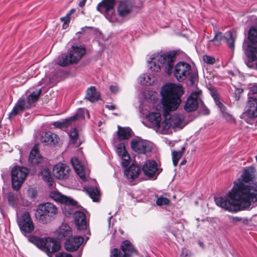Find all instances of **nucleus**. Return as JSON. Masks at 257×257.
<instances>
[{
    "instance_id": "1",
    "label": "nucleus",
    "mask_w": 257,
    "mask_h": 257,
    "mask_svg": "<svg viewBox=\"0 0 257 257\" xmlns=\"http://www.w3.org/2000/svg\"><path fill=\"white\" fill-rule=\"evenodd\" d=\"M162 103L165 110L164 120L162 122V133L166 134L169 129L172 127L174 130L182 129L186 124L182 114H170L167 111L176 109L181 103L180 97L183 94L181 86L175 84H167L162 87Z\"/></svg>"
},
{
    "instance_id": "2",
    "label": "nucleus",
    "mask_w": 257,
    "mask_h": 257,
    "mask_svg": "<svg viewBox=\"0 0 257 257\" xmlns=\"http://www.w3.org/2000/svg\"><path fill=\"white\" fill-rule=\"evenodd\" d=\"M243 187L238 183H234L232 189L224 196L215 197L216 204L221 208L232 212H237L250 207L249 202L245 199L242 190Z\"/></svg>"
},
{
    "instance_id": "3",
    "label": "nucleus",
    "mask_w": 257,
    "mask_h": 257,
    "mask_svg": "<svg viewBox=\"0 0 257 257\" xmlns=\"http://www.w3.org/2000/svg\"><path fill=\"white\" fill-rule=\"evenodd\" d=\"M176 52H169L164 53H157L152 56L148 61V67L152 71L159 72L161 69L170 75L172 73V69L176 60Z\"/></svg>"
},
{
    "instance_id": "4",
    "label": "nucleus",
    "mask_w": 257,
    "mask_h": 257,
    "mask_svg": "<svg viewBox=\"0 0 257 257\" xmlns=\"http://www.w3.org/2000/svg\"><path fill=\"white\" fill-rule=\"evenodd\" d=\"M57 213V207L51 202H46L38 205L36 217L40 222L47 224L54 219Z\"/></svg>"
},
{
    "instance_id": "5",
    "label": "nucleus",
    "mask_w": 257,
    "mask_h": 257,
    "mask_svg": "<svg viewBox=\"0 0 257 257\" xmlns=\"http://www.w3.org/2000/svg\"><path fill=\"white\" fill-rule=\"evenodd\" d=\"M115 1L103 0L97 7V10L103 14L105 18L112 23L119 22L114 8Z\"/></svg>"
},
{
    "instance_id": "6",
    "label": "nucleus",
    "mask_w": 257,
    "mask_h": 257,
    "mask_svg": "<svg viewBox=\"0 0 257 257\" xmlns=\"http://www.w3.org/2000/svg\"><path fill=\"white\" fill-rule=\"evenodd\" d=\"M29 174L28 170L25 167L16 166L11 171L12 184L14 190L18 191Z\"/></svg>"
},
{
    "instance_id": "7",
    "label": "nucleus",
    "mask_w": 257,
    "mask_h": 257,
    "mask_svg": "<svg viewBox=\"0 0 257 257\" xmlns=\"http://www.w3.org/2000/svg\"><path fill=\"white\" fill-rule=\"evenodd\" d=\"M49 196L56 202H59L64 205L63 211L67 215H71L73 212L72 210H66L69 207H75L77 205V202L72 198L62 195L57 190L50 192Z\"/></svg>"
},
{
    "instance_id": "8",
    "label": "nucleus",
    "mask_w": 257,
    "mask_h": 257,
    "mask_svg": "<svg viewBox=\"0 0 257 257\" xmlns=\"http://www.w3.org/2000/svg\"><path fill=\"white\" fill-rule=\"evenodd\" d=\"M17 222L21 232L25 235L32 233L34 230V224L30 213L27 211L18 217Z\"/></svg>"
},
{
    "instance_id": "9",
    "label": "nucleus",
    "mask_w": 257,
    "mask_h": 257,
    "mask_svg": "<svg viewBox=\"0 0 257 257\" xmlns=\"http://www.w3.org/2000/svg\"><path fill=\"white\" fill-rule=\"evenodd\" d=\"M191 66L187 63L180 62L174 69V76L179 81H182L189 76L191 73Z\"/></svg>"
},
{
    "instance_id": "10",
    "label": "nucleus",
    "mask_w": 257,
    "mask_h": 257,
    "mask_svg": "<svg viewBox=\"0 0 257 257\" xmlns=\"http://www.w3.org/2000/svg\"><path fill=\"white\" fill-rule=\"evenodd\" d=\"M201 93V90L194 91L191 93L184 106V109L186 111H195L197 109L199 104H202V101L200 97Z\"/></svg>"
},
{
    "instance_id": "11",
    "label": "nucleus",
    "mask_w": 257,
    "mask_h": 257,
    "mask_svg": "<svg viewBox=\"0 0 257 257\" xmlns=\"http://www.w3.org/2000/svg\"><path fill=\"white\" fill-rule=\"evenodd\" d=\"M239 185H241L243 187L242 192L245 199L249 202L250 205L251 202H255L257 201V182H255L253 186H250L248 184H245L242 181H239Z\"/></svg>"
},
{
    "instance_id": "12",
    "label": "nucleus",
    "mask_w": 257,
    "mask_h": 257,
    "mask_svg": "<svg viewBox=\"0 0 257 257\" xmlns=\"http://www.w3.org/2000/svg\"><path fill=\"white\" fill-rule=\"evenodd\" d=\"M132 150L138 154H146L151 151V147L148 142L140 138L133 139L131 142Z\"/></svg>"
},
{
    "instance_id": "13",
    "label": "nucleus",
    "mask_w": 257,
    "mask_h": 257,
    "mask_svg": "<svg viewBox=\"0 0 257 257\" xmlns=\"http://www.w3.org/2000/svg\"><path fill=\"white\" fill-rule=\"evenodd\" d=\"M162 120L160 113L157 112H149L146 116L145 123L147 126L153 128L157 131H159L162 129Z\"/></svg>"
},
{
    "instance_id": "14",
    "label": "nucleus",
    "mask_w": 257,
    "mask_h": 257,
    "mask_svg": "<svg viewBox=\"0 0 257 257\" xmlns=\"http://www.w3.org/2000/svg\"><path fill=\"white\" fill-rule=\"evenodd\" d=\"M84 113H86L87 117H89V114L88 111L84 108H79L77 113L72 117L63 119L62 121L54 122L53 125L57 128H63L68 127L73 121L75 119L80 118L84 117Z\"/></svg>"
},
{
    "instance_id": "15",
    "label": "nucleus",
    "mask_w": 257,
    "mask_h": 257,
    "mask_svg": "<svg viewBox=\"0 0 257 257\" xmlns=\"http://www.w3.org/2000/svg\"><path fill=\"white\" fill-rule=\"evenodd\" d=\"M144 174L150 179H156L161 173L162 170L157 167L156 162L154 161H147L143 165L142 168Z\"/></svg>"
},
{
    "instance_id": "16",
    "label": "nucleus",
    "mask_w": 257,
    "mask_h": 257,
    "mask_svg": "<svg viewBox=\"0 0 257 257\" xmlns=\"http://www.w3.org/2000/svg\"><path fill=\"white\" fill-rule=\"evenodd\" d=\"M54 177L59 180L67 179L70 174V169L66 164L57 163L53 169Z\"/></svg>"
},
{
    "instance_id": "17",
    "label": "nucleus",
    "mask_w": 257,
    "mask_h": 257,
    "mask_svg": "<svg viewBox=\"0 0 257 257\" xmlns=\"http://www.w3.org/2000/svg\"><path fill=\"white\" fill-rule=\"evenodd\" d=\"M224 40L227 43L228 47L233 50L234 48V39L232 36V34L230 31H227L225 33L224 36H222V33L217 32L216 33L213 39L210 41L213 42L215 45H219L220 42Z\"/></svg>"
},
{
    "instance_id": "18",
    "label": "nucleus",
    "mask_w": 257,
    "mask_h": 257,
    "mask_svg": "<svg viewBox=\"0 0 257 257\" xmlns=\"http://www.w3.org/2000/svg\"><path fill=\"white\" fill-rule=\"evenodd\" d=\"M77 204L75 207H69L66 210H72L74 213L75 223L79 230H84L87 227V222L84 213L81 211H73V209L77 208Z\"/></svg>"
},
{
    "instance_id": "19",
    "label": "nucleus",
    "mask_w": 257,
    "mask_h": 257,
    "mask_svg": "<svg viewBox=\"0 0 257 257\" xmlns=\"http://www.w3.org/2000/svg\"><path fill=\"white\" fill-rule=\"evenodd\" d=\"M60 244L54 239L47 238L44 240V243L41 249L45 251L49 256L52 253L55 252L59 250Z\"/></svg>"
},
{
    "instance_id": "20",
    "label": "nucleus",
    "mask_w": 257,
    "mask_h": 257,
    "mask_svg": "<svg viewBox=\"0 0 257 257\" xmlns=\"http://www.w3.org/2000/svg\"><path fill=\"white\" fill-rule=\"evenodd\" d=\"M134 6V4L131 0L120 2L117 8L118 15L121 17L128 16L133 11Z\"/></svg>"
},
{
    "instance_id": "21",
    "label": "nucleus",
    "mask_w": 257,
    "mask_h": 257,
    "mask_svg": "<svg viewBox=\"0 0 257 257\" xmlns=\"http://www.w3.org/2000/svg\"><path fill=\"white\" fill-rule=\"evenodd\" d=\"M83 241V237L80 236L68 238L65 242V248L69 251H75L78 249Z\"/></svg>"
},
{
    "instance_id": "22",
    "label": "nucleus",
    "mask_w": 257,
    "mask_h": 257,
    "mask_svg": "<svg viewBox=\"0 0 257 257\" xmlns=\"http://www.w3.org/2000/svg\"><path fill=\"white\" fill-rule=\"evenodd\" d=\"M120 248L122 252L118 250V257H129L134 253H137L132 243L127 240L122 242Z\"/></svg>"
},
{
    "instance_id": "23",
    "label": "nucleus",
    "mask_w": 257,
    "mask_h": 257,
    "mask_svg": "<svg viewBox=\"0 0 257 257\" xmlns=\"http://www.w3.org/2000/svg\"><path fill=\"white\" fill-rule=\"evenodd\" d=\"M246 114L250 118L257 117V98L250 97L246 105Z\"/></svg>"
},
{
    "instance_id": "24",
    "label": "nucleus",
    "mask_w": 257,
    "mask_h": 257,
    "mask_svg": "<svg viewBox=\"0 0 257 257\" xmlns=\"http://www.w3.org/2000/svg\"><path fill=\"white\" fill-rule=\"evenodd\" d=\"M30 108L29 105H27L26 101L24 99L20 98L12 110L11 111L9 115V117L10 119H11L17 115L19 114L20 113L22 112L25 109H28Z\"/></svg>"
},
{
    "instance_id": "25",
    "label": "nucleus",
    "mask_w": 257,
    "mask_h": 257,
    "mask_svg": "<svg viewBox=\"0 0 257 257\" xmlns=\"http://www.w3.org/2000/svg\"><path fill=\"white\" fill-rule=\"evenodd\" d=\"M86 50L84 48L72 46V49L69 51V54L74 63H76L85 55Z\"/></svg>"
},
{
    "instance_id": "26",
    "label": "nucleus",
    "mask_w": 257,
    "mask_h": 257,
    "mask_svg": "<svg viewBox=\"0 0 257 257\" xmlns=\"http://www.w3.org/2000/svg\"><path fill=\"white\" fill-rule=\"evenodd\" d=\"M140 173V168L134 164H132L128 168L124 170V175L130 182L134 181L138 178Z\"/></svg>"
},
{
    "instance_id": "27",
    "label": "nucleus",
    "mask_w": 257,
    "mask_h": 257,
    "mask_svg": "<svg viewBox=\"0 0 257 257\" xmlns=\"http://www.w3.org/2000/svg\"><path fill=\"white\" fill-rule=\"evenodd\" d=\"M71 162L76 173L83 181H86L87 178L83 171L84 168L78 159L77 157H73L71 159Z\"/></svg>"
},
{
    "instance_id": "28",
    "label": "nucleus",
    "mask_w": 257,
    "mask_h": 257,
    "mask_svg": "<svg viewBox=\"0 0 257 257\" xmlns=\"http://www.w3.org/2000/svg\"><path fill=\"white\" fill-rule=\"evenodd\" d=\"M59 140V138L56 134L50 132H46L41 139L42 142L50 146H55L58 143Z\"/></svg>"
},
{
    "instance_id": "29",
    "label": "nucleus",
    "mask_w": 257,
    "mask_h": 257,
    "mask_svg": "<svg viewBox=\"0 0 257 257\" xmlns=\"http://www.w3.org/2000/svg\"><path fill=\"white\" fill-rule=\"evenodd\" d=\"M42 160L43 158L40 155L38 148L35 146L32 149L29 155V163L33 166H35L41 163Z\"/></svg>"
},
{
    "instance_id": "30",
    "label": "nucleus",
    "mask_w": 257,
    "mask_h": 257,
    "mask_svg": "<svg viewBox=\"0 0 257 257\" xmlns=\"http://www.w3.org/2000/svg\"><path fill=\"white\" fill-rule=\"evenodd\" d=\"M100 97V94L94 86L88 88L86 92L85 98L91 102L98 101Z\"/></svg>"
},
{
    "instance_id": "31",
    "label": "nucleus",
    "mask_w": 257,
    "mask_h": 257,
    "mask_svg": "<svg viewBox=\"0 0 257 257\" xmlns=\"http://www.w3.org/2000/svg\"><path fill=\"white\" fill-rule=\"evenodd\" d=\"M254 168L253 167H247L244 170V173L241 175L242 179H238L236 183H238L239 181H242L245 184H247V183L251 181L254 175Z\"/></svg>"
},
{
    "instance_id": "32",
    "label": "nucleus",
    "mask_w": 257,
    "mask_h": 257,
    "mask_svg": "<svg viewBox=\"0 0 257 257\" xmlns=\"http://www.w3.org/2000/svg\"><path fill=\"white\" fill-rule=\"evenodd\" d=\"M57 63L62 67H66L74 63L68 53L62 54L59 56L57 59Z\"/></svg>"
},
{
    "instance_id": "33",
    "label": "nucleus",
    "mask_w": 257,
    "mask_h": 257,
    "mask_svg": "<svg viewBox=\"0 0 257 257\" xmlns=\"http://www.w3.org/2000/svg\"><path fill=\"white\" fill-rule=\"evenodd\" d=\"M86 191L93 201H98L100 198V192L97 187L88 186Z\"/></svg>"
},
{
    "instance_id": "34",
    "label": "nucleus",
    "mask_w": 257,
    "mask_h": 257,
    "mask_svg": "<svg viewBox=\"0 0 257 257\" xmlns=\"http://www.w3.org/2000/svg\"><path fill=\"white\" fill-rule=\"evenodd\" d=\"M72 235V230L71 227L67 225H63L61 226L58 230V235L60 239L68 237H70Z\"/></svg>"
},
{
    "instance_id": "35",
    "label": "nucleus",
    "mask_w": 257,
    "mask_h": 257,
    "mask_svg": "<svg viewBox=\"0 0 257 257\" xmlns=\"http://www.w3.org/2000/svg\"><path fill=\"white\" fill-rule=\"evenodd\" d=\"M118 138L119 140L128 139L131 136V130L128 127L118 126Z\"/></svg>"
},
{
    "instance_id": "36",
    "label": "nucleus",
    "mask_w": 257,
    "mask_h": 257,
    "mask_svg": "<svg viewBox=\"0 0 257 257\" xmlns=\"http://www.w3.org/2000/svg\"><path fill=\"white\" fill-rule=\"evenodd\" d=\"M41 92L42 88L37 91H34L29 95L27 98V102H26V104L27 105H30V108L31 107V104L36 102L38 100Z\"/></svg>"
},
{
    "instance_id": "37",
    "label": "nucleus",
    "mask_w": 257,
    "mask_h": 257,
    "mask_svg": "<svg viewBox=\"0 0 257 257\" xmlns=\"http://www.w3.org/2000/svg\"><path fill=\"white\" fill-rule=\"evenodd\" d=\"M248 39L251 43L257 44V26L250 27L248 32Z\"/></svg>"
},
{
    "instance_id": "38",
    "label": "nucleus",
    "mask_w": 257,
    "mask_h": 257,
    "mask_svg": "<svg viewBox=\"0 0 257 257\" xmlns=\"http://www.w3.org/2000/svg\"><path fill=\"white\" fill-rule=\"evenodd\" d=\"M247 55L251 61L256 60L257 59V47L248 45L247 48Z\"/></svg>"
},
{
    "instance_id": "39",
    "label": "nucleus",
    "mask_w": 257,
    "mask_h": 257,
    "mask_svg": "<svg viewBox=\"0 0 257 257\" xmlns=\"http://www.w3.org/2000/svg\"><path fill=\"white\" fill-rule=\"evenodd\" d=\"M41 175L43 179L47 182L49 186L52 185L53 178L51 176L50 172L48 169H43L41 172Z\"/></svg>"
},
{
    "instance_id": "40",
    "label": "nucleus",
    "mask_w": 257,
    "mask_h": 257,
    "mask_svg": "<svg viewBox=\"0 0 257 257\" xmlns=\"http://www.w3.org/2000/svg\"><path fill=\"white\" fill-rule=\"evenodd\" d=\"M181 149V151H174L172 153L173 163L175 166L177 165L179 160L182 157L183 154L184 150H185V147H182Z\"/></svg>"
},
{
    "instance_id": "41",
    "label": "nucleus",
    "mask_w": 257,
    "mask_h": 257,
    "mask_svg": "<svg viewBox=\"0 0 257 257\" xmlns=\"http://www.w3.org/2000/svg\"><path fill=\"white\" fill-rule=\"evenodd\" d=\"M28 240L29 242L33 243L40 249L42 246L43 243H44V239H41L34 235L30 236L28 237Z\"/></svg>"
},
{
    "instance_id": "42",
    "label": "nucleus",
    "mask_w": 257,
    "mask_h": 257,
    "mask_svg": "<svg viewBox=\"0 0 257 257\" xmlns=\"http://www.w3.org/2000/svg\"><path fill=\"white\" fill-rule=\"evenodd\" d=\"M121 158V166L123 167H126L130 164L131 158L128 153L125 154L120 156Z\"/></svg>"
},
{
    "instance_id": "43",
    "label": "nucleus",
    "mask_w": 257,
    "mask_h": 257,
    "mask_svg": "<svg viewBox=\"0 0 257 257\" xmlns=\"http://www.w3.org/2000/svg\"><path fill=\"white\" fill-rule=\"evenodd\" d=\"M78 137V134L77 130L75 128H74L69 133V137L71 140V143L73 144H75L76 143L77 139Z\"/></svg>"
},
{
    "instance_id": "44",
    "label": "nucleus",
    "mask_w": 257,
    "mask_h": 257,
    "mask_svg": "<svg viewBox=\"0 0 257 257\" xmlns=\"http://www.w3.org/2000/svg\"><path fill=\"white\" fill-rule=\"evenodd\" d=\"M116 149L119 156H122L123 155L127 153L125 149L124 145L123 143L118 144L116 146Z\"/></svg>"
},
{
    "instance_id": "45",
    "label": "nucleus",
    "mask_w": 257,
    "mask_h": 257,
    "mask_svg": "<svg viewBox=\"0 0 257 257\" xmlns=\"http://www.w3.org/2000/svg\"><path fill=\"white\" fill-rule=\"evenodd\" d=\"M170 203V200L165 197H159L157 199L156 204L158 206L168 205Z\"/></svg>"
},
{
    "instance_id": "46",
    "label": "nucleus",
    "mask_w": 257,
    "mask_h": 257,
    "mask_svg": "<svg viewBox=\"0 0 257 257\" xmlns=\"http://www.w3.org/2000/svg\"><path fill=\"white\" fill-rule=\"evenodd\" d=\"M222 117L225 118L227 121L232 123L235 122L234 118L232 117V115L227 113L225 110L221 112Z\"/></svg>"
},
{
    "instance_id": "47",
    "label": "nucleus",
    "mask_w": 257,
    "mask_h": 257,
    "mask_svg": "<svg viewBox=\"0 0 257 257\" xmlns=\"http://www.w3.org/2000/svg\"><path fill=\"white\" fill-rule=\"evenodd\" d=\"M74 9H71L69 13L68 14H67L66 16L65 17H63L61 19V21H63L64 22V23L63 25V27L64 28H67V22H69V16L70 15H71L72 13H74Z\"/></svg>"
},
{
    "instance_id": "48",
    "label": "nucleus",
    "mask_w": 257,
    "mask_h": 257,
    "mask_svg": "<svg viewBox=\"0 0 257 257\" xmlns=\"http://www.w3.org/2000/svg\"><path fill=\"white\" fill-rule=\"evenodd\" d=\"M213 98L216 105L219 108L221 112L225 110L226 107L221 102L219 98L217 96H214Z\"/></svg>"
},
{
    "instance_id": "49",
    "label": "nucleus",
    "mask_w": 257,
    "mask_h": 257,
    "mask_svg": "<svg viewBox=\"0 0 257 257\" xmlns=\"http://www.w3.org/2000/svg\"><path fill=\"white\" fill-rule=\"evenodd\" d=\"M204 61L209 64H213L215 62V59L214 57L208 56L204 55L203 56Z\"/></svg>"
},
{
    "instance_id": "50",
    "label": "nucleus",
    "mask_w": 257,
    "mask_h": 257,
    "mask_svg": "<svg viewBox=\"0 0 257 257\" xmlns=\"http://www.w3.org/2000/svg\"><path fill=\"white\" fill-rule=\"evenodd\" d=\"M249 93L255 94L257 93V83H254L251 85L249 87Z\"/></svg>"
},
{
    "instance_id": "51",
    "label": "nucleus",
    "mask_w": 257,
    "mask_h": 257,
    "mask_svg": "<svg viewBox=\"0 0 257 257\" xmlns=\"http://www.w3.org/2000/svg\"><path fill=\"white\" fill-rule=\"evenodd\" d=\"M190 252L185 248H183L181 254V257H190Z\"/></svg>"
},
{
    "instance_id": "52",
    "label": "nucleus",
    "mask_w": 257,
    "mask_h": 257,
    "mask_svg": "<svg viewBox=\"0 0 257 257\" xmlns=\"http://www.w3.org/2000/svg\"><path fill=\"white\" fill-rule=\"evenodd\" d=\"M109 89L112 93H116L118 92L119 89L117 85H110L109 86Z\"/></svg>"
},
{
    "instance_id": "53",
    "label": "nucleus",
    "mask_w": 257,
    "mask_h": 257,
    "mask_svg": "<svg viewBox=\"0 0 257 257\" xmlns=\"http://www.w3.org/2000/svg\"><path fill=\"white\" fill-rule=\"evenodd\" d=\"M55 257H73V256L70 253H67L66 252H60V253L57 254L55 255Z\"/></svg>"
},
{
    "instance_id": "54",
    "label": "nucleus",
    "mask_w": 257,
    "mask_h": 257,
    "mask_svg": "<svg viewBox=\"0 0 257 257\" xmlns=\"http://www.w3.org/2000/svg\"><path fill=\"white\" fill-rule=\"evenodd\" d=\"M201 107L202 109V111L203 112V114H208L210 112L209 110L204 105L203 102H202V104L200 103Z\"/></svg>"
},
{
    "instance_id": "55",
    "label": "nucleus",
    "mask_w": 257,
    "mask_h": 257,
    "mask_svg": "<svg viewBox=\"0 0 257 257\" xmlns=\"http://www.w3.org/2000/svg\"><path fill=\"white\" fill-rule=\"evenodd\" d=\"M242 220V218L240 217H237V216L236 217H231L230 218L231 221L234 223L236 222L240 221Z\"/></svg>"
},
{
    "instance_id": "56",
    "label": "nucleus",
    "mask_w": 257,
    "mask_h": 257,
    "mask_svg": "<svg viewBox=\"0 0 257 257\" xmlns=\"http://www.w3.org/2000/svg\"><path fill=\"white\" fill-rule=\"evenodd\" d=\"M111 253L110 257H118V249L117 248H114Z\"/></svg>"
},
{
    "instance_id": "57",
    "label": "nucleus",
    "mask_w": 257,
    "mask_h": 257,
    "mask_svg": "<svg viewBox=\"0 0 257 257\" xmlns=\"http://www.w3.org/2000/svg\"><path fill=\"white\" fill-rule=\"evenodd\" d=\"M106 107L110 110H114L116 108L114 105H107Z\"/></svg>"
},
{
    "instance_id": "58",
    "label": "nucleus",
    "mask_w": 257,
    "mask_h": 257,
    "mask_svg": "<svg viewBox=\"0 0 257 257\" xmlns=\"http://www.w3.org/2000/svg\"><path fill=\"white\" fill-rule=\"evenodd\" d=\"M86 0H82V1L80 2L79 3V6L80 7H83L86 3Z\"/></svg>"
},
{
    "instance_id": "59",
    "label": "nucleus",
    "mask_w": 257,
    "mask_h": 257,
    "mask_svg": "<svg viewBox=\"0 0 257 257\" xmlns=\"http://www.w3.org/2000/svg\"><path fill=\"white\" fill-rule=\"evenodd\" d=\"M186 161L185 160H184L182 161L181 162V163H180V165H185V164H186Z\"/></svg>"
},
{
    "instance_id": "60",
    "label": "nucleus",
    "mask_w": 257,
    "mask_h": 257,
    "mask_svg": "<svg viewBox=\"0 0 257 257\" xmlns=\"http://www.w3.org/2000/svg\"><path fill=\"white\" fill-rule=\"evenodd\" d=\"M190 81L191 82V83H192V84H193V83H194V82H193V77H191L190 78Z\"/></svg>"
},
{
    "instance_id": "61",
    "label": "nucleus",
    "mask_w": 257,
    "mask_h": 257,
    "mask_svg": "<svg viewBox=\"0 0 257 257\" xmlns=\"http://www.w3.org/2000/svg\"><path fill=\"white\" fill-rule=\"evenodd\" d=\"M247 221V220L246 219H243L242 220V222L243 223H245L246 221Z\"/></svg>"
},
{
    "instance_id": "62",
    "label": "nucleus",
    "mask_w": 257,
    "mask_h": 257,
    "mask_svg": "<svg viewBox=\"0 0 257 257\" xmlns=\"http://www.w3.org/2000/svg\"><path fill=\"white\" fill-rule=\"evenodd\" d=\"M146 77H147V79H149V76L147 75Z\"/></svg>"
}]
</instances>
